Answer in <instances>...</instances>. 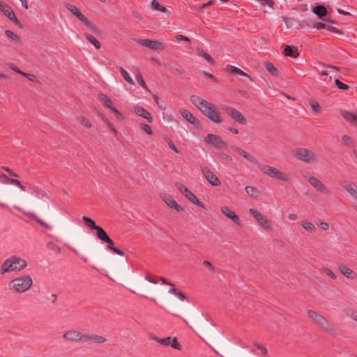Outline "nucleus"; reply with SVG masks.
I'll return each mask as SVG.
<instances>
[{
	"instance_id": "1",
	"label": "nucleus",
	"mask_w": 357,
	"mask_h": 357,
	"mask_svg": "<svg viewBox=\"0 0 357 357\" xmlns=\"http://www.w3.org/2000/svg\"><path fill=\"white\" fill-rule=\"evenodd\" d=\"M190 101L211 121L215 123H220L222 122L223 119L220 115L217 107L213 103L196 96H192L190 97Z\"/></svg>"
},
{
	"instance_id": "2",
	"label": "nucleus",
	"mask_w": 357,
	"mask_h": 357,
	"mask_svg": "<svg viewBox=\"0 0 357 357\" xmlns=\"http://www.w3.org/2000/svg\"><path fill=\"white\" fill-rule=\"evenodd\" d=\"M26 266V262L24 259L17 256H11L6 259L0 268V273L3 275L13 271H20Z\"/></svg>"
},
{
	"instance_id": "3",
	"label": "nucleus",
	"mask_w": 357,
	"mask_h": 357,
	"mask_svg": "<svg viewBox=\"0 0 357 357\" xmlns=\"http://www.w3.org/2000/svg\"><path fill=\"white\" fill-rule=\"evenodd\" d=\"M33 280L30 275H24L12 280L8 287L17 293H23L29 290L32 286Z\"/></svg>"
},
{
	"instance_id": "4",
	"label": "nucleus",
	"mask_w": 357,
	"mask_h": 357,
	"mask_svg": "<svg viewBox=\"0 0 357 357\" xmlns=\"http://www.w3.org/2000/svg\"><path fill=\"white\" fill-rule=\"evenodd\" d=\"M293 155L297 160L304 163L312 164L318 161L315 152L307 148H296L293 151Z\"/></svg>"
},
{
	"instance_id": "5",
	"label": "nucleus",
	"mask_w": 357,
	"mask_h": 357,
	"mask_svg": "<svg viewBox=\"0 0 357 357\" xmlns=\"http://www.w3.org/2000/svg\"><path fill=\"white\" fill-rule=\"evenodd\" d=\"M258 167L264 174L270 176L271 178L282 182H288L289 181V176L287 174L281 172L275 167L266 164H259Z\"/></svg>"
},
{
	"instance_id": "6",
	"label": "nucleus",
	"mask_w": 357,
	"mask_h": 357,
	"mask_svg": "<svg viewBox=\"0 0 357 357\" xmlns=\"http://www.w3.org/2000/svg\"><path fill=\"white\" fill-rule=\"evenodd\" d=\"M249 213L253 216L257 221L258 225L266 231L273 230L271 222L266 216H264L259 211L254 208H250Z\"/></svg>"
},
{
	"instance_id": "7",
	"label": "nucleus",
	"mask_w": 357,
	"mask_h": 357,
	"mask_svg": "<svg viewBox=\"0 0 357 357\" xmlns=\"http://www.w3.org/2000/svg\"><path fill=\"white\" fill-rule=\"evenodd\" d=\"M303 178L305 181H307L311 186H312L317 191L326 194L328 192L327 187L325 184L318 179L317 177L311 175L310 173L306 172L303 174Z\"/></svg>"
},
{
	"instance_id": "8",
	"label": "nucleus",
	"mask_w": 357,
	"mask_h": 357,
	"mask_svg": "<svg viewBox=\"0 0 357 357\" xmlns=\"http://www.w3.org/2000/svg\"><path fill=\"white\" fill-rule=\"evenodd\" d=\"M307 316L314 324L321 326L325 330H331V327L327 319L318 312L310 310L307 312Z\"/></svg>"
},
{
	"instance_id": "9",
	"label": "nucleus",
	"mask_w": 357,
	"mask_h": 357,
	"mask_svg": "<svg viewBox=\"0 0 357 357\" xmlns=\"http://www.w3.org/2000/svg\"><path fill=\"white\" fill-rule=\"evenodd\" d=\"M227 114L235 122L241 125H246L248 120L245 116L238 109L232 107L225 108Z\"/></svg>"
},
{
	"instance_id": "10",
	"label": "nucleus",
	"mask_w": 357,
	"mask_h": 357,
	"mask_svg": "<svg viewBox=\"0 0 357 357\" xmlns=\"http://www.w3.org/2000/svg\"><path fill=\"white\" fill-rule=\"evenodd\" d=\"M204 142L216 149H220L227 147V143L220 136L215 134H208L204 138Z\"/></svg>"
},
{
	"instance_id": "11",
	"label": "nucleus",
	"mask_w": 357,
	"mask_h": 357,
	"mask_svg": "<svg viewBox=\"0 0 357 357\" xmlns=\"http://www.w3.org/2000/svg\"><path fill=\"white\" fill-rule=\"evenodd\" d=\"M137 43L145 47L149 48L152 50L161 51L165 47L164 43L158 40H151L149 39H139Z\"/></svg>"
},
{
	"instance_id": "12",
	"label": "nucleus",
	"mask_w": 357,
	"mask_h": 357,
	"mask_svg": "<svg viewBox=\"0 0 357 357\" xmlns=\"http://www.w3.org/2000/svg\"><path fill=\"white\" fill-rule=\"evenodd\" d=\"M202 174L206 181L213 186H219L221 184L218 176L212 172L208 168L203 167L201 169Z\"/></svg>"
},
{
	"instance_id": "13",
	"label": "nucleus",
	"mask_w": 357,
	"mask_h": 357,
	"mask_svg": "<svg viewBox=\"0 0 357 357\" xmlns=\"http://www.w3.org/2000/svg\"><path fill=\"white\" fill-rule=\"evenodd\" d=\"M84 342L89 344H102L107 341V339L102 336L94 333H84L83 334Z\"/></svg>"
},
{
	"instance_id": "14",
	"label": "nucleus",
	"mask_w": 357,
	"mask_h": 357,
	"mask_svg": "<svg viewBox=\"0 0 357 357\" xmlns=\"http://www.w3.org/2000/svg\"><path fill=\"white\" fill-rule=\"evenodd\" d=\"M0 10L11 21L15 24H19V21L17 19L15 13L12 8L6 3L0 1Z\"/></svg>"
},
{
	"instance_id": "15",
	"label": "nucleus",
	"mask_w": 357,
	"mask_h": 357,
	"mask_svg": "<svg viewBox=\"0 0 357 357\" xmlns=\"http://www.w3.org/2000/svg\"><path fill=\"white\" fill-rule=\"evenodd\" d=\"M63 337L70 342L79 341L83 340V334L77 330L73 329L66 331Z\"/></svg>"
},
{
	"instance_id": "16",
	"label": "nucleus",
	"mask_w": 357,
	"mask_h": 357,
	"mask_svg": "<svg viewBox=\"0 0 357 357\" xmlns=\"http://www.w3.org/2000/svg\"><path fill=\"white\" fill-rule=\"evenodd\" d=\"M179 191L191 202L193 204H199V202L198 199L195 197L194 194H192L185 186L182 185L181 183H178L176 185Z\"/></svg>"
},
{
	"instance_id": "17",
	"label": "nucleus",
	"mask_w": 357,
	"mask_h": 357,
	"mask_svg": "<svg viewBox=\"0 0 357 357\" xmlns=\"http://www.w3.org/2000/svg\"><path fill=\"white\" fill-rule=\"evenodd\" d=\"M180 114L183 119H185L187 121L194 125L196 128H199L201 126L200 121L194 116L188 110L182 109L180 110Z\"/></svg>"
},
{
	"instance_id": "18",
	"label": "nucleus",
	"mask_w": 357,
	"mask_h": 357,
	"mask_svg": "<svg viewBox=\"0 0 357 357\" xmlns=\"http://www.w3.org/2000/svg\"><path fill=\"white\" fill-rule=\"evenodd\" d=\"M220 210L223 215L231 220L235 224L239 226L241 225L239 217L228 207L222 206Z\"/></svg>"
},
{
	"instance_id": "19",
	"label": "nucleus",
	"mask_w": 357,
	"mask_h": 357,
	"mask_svg": "<svg viewBox=\"0 0 357 357\" xmlns=\"http://www.w3.org/2000/svg\"><path fill=\"white\" fill-rule=\"evenodd\" d=\"M132 112L136 115L141 116L145 119H146L149 122L153 121V118L150 113L145 110L144 108L139 106H133L132 108Z\"/></svg>"
},
{
	"instance_id": "20",
	"label": "nucleus",
	"mask_w": 357,
	"mask_h": 357,
	"mask_svg": "<svg viewBox=\"0 0 357 357\" xmlns=\"http://www.w3.org/2000/svg\"><path fill=\"white\" fill-rule=\"evenodd\" d=\"M342 188L356 200H357V185L351 182L344 181Z\"/></svg>"
},
{
	"instance_id": "21",
	"label": "nucleus",
	"mask_w": 357,
	"mask_h": 357,
	"mask_svg": "<svg viewBox=\"0 0 357 357\" xmlns=\"http://www.w3.org/2000/svg\"><path fill=\"white\" fill-rule=\"evenodd\" d=\"M162 201L170 208L174 209L177 212L182 211L183 210V207L178 204L176 202L170 197L167 196H162Z\"/></svg>"
},
{
	"instance_id": "22",
	"label": "nucleus",
	"mask_w": 357,
	"mask_h": 357,
	"mask_svg": "<svg viewBox=\"0 0 357 357\" xmlns=\"http://www.w3.org/2000/svg\"><path fill=\"white\" fill-rule=\"evenodd\" d=\"M340 112L347 122L357 127V114L344 109H341Z\"/></svg>"
},
{
	"instance_id": "23",
	"label": "nucleus",
	"mask_w": 357,
	"mask_h": 357,
	"mask_svg": "<svg viewBox=\"0 0 357 357\" xmlns=\"http://www.w3.org/2000/svg\"><path fill=\"white\" fill-rule=\"evenodd\" d=\"M338 269L344 277H346L349 279L355 280L357 278L356 273L354 272L352 269H351L344 265H340L338 267Z\"/></svg>"
},
{
	"instance_id": "24",
	"label": "nucleus",
	"mask_w": 357,
	"mask_h": 357,
	"mask_svg": "<svg viewBox=\"0 0 357 357\" xmlns=\"http://www.w3.org/2000/svg\"><path fill=\"white\" fill-rule=\"evenodd\" d=\"M95 230H96V236L100 240L106 242L109 245H114V242L107 236V233L102 228L98 226Z\"/></svg>"
},
{
	"instance_id": "25",
	"label": "nucleus",
	"mask_w": 357,
	"mask_h": 357,
	"mask_svg": "<svg viewBox=\"0 0 357 357\" xmlns=\"http://www.w3.org/2000/svg\"><path fill=\"white\" fill-rule=\"evenodd\" d=\"M312 12L316 14L319 18L330 22L328 19L324 18L327 15V10L324 6L321 5H316L313 7Z\"/></svg>"
},
{
	"instance_id": "26",
	"label": "nucleus",
	"mask_w": 357,
	"mask_h": 357,
	"mask_svg": "<svg viewBox=\"0 0 357 357\" xmlns=\"http://www.w3.org/2000/svg\"><path fill=\"white\" fill-rule=\"evenodd\" d=\"M246 194L253 199H258L261 195V192L257 188L251 185L246 186L245 188Z\"/></svg>"
},
{
	"instance_id": "27",
	"label": "nucleus",
	"mask_w": 357,
	"mask_h": 357,
	"mask_svg": "<svg viewBox=\"0 0 357 357\" xmlns=\"http://www.w3.org/2000/svg\"><path fill=\"white\" fill-rule=\"evenodd\" d=\"M234 150L237 152L240 155L243 156L244 158L248 160V161L251 162H256V159L252 155L248 154L246 151H245L243 149L234 146Z\"/></svg>"
},
{
	"instance_id": "28",
	"label": "nucleus",
	"mask_w": 357,
	"mask_h": 357,
	"mask_svg": "<svg viewBox=\"0 0 357 357\" xmlns=\"http://www.w3.org/2000/svg\"><path fill=\"white\" fill-rule=\"evenodd\" d=\"M284 52L287 56H292L296 58L298 55L297 48L293 46L287 45Z\"/></svg>"
},
{
	"instance_id": "29",
	"label": "nucleus",
	"mask_w": 357,
	"mask_h": 357,
	"mask_svg": "<svg viewBox=\"0 0 357 357\" xmlns=\"http://www.w3.org/2000/svg\"><path fill=\"white\" fill-rule=\"evenodd\" d=\"M301 226L309 232H313L315 230L314 225L309 220H303L300 222Z\"/></svg>"
},
{
	"instance_id": "30",
	"label": "nucleus",
	"mask_w": 357,
	"mask_h": 357,
	"mask_svg": "<svg viewBox=\"0 0 357 357\" xmlns=\"http://www.w3.org/2000/svg\"><path fill=\"white\" fill-rule=\"evenodd\" d=\"M227 71L229 73L238 74L241 76L249 77V75L247 73H245V72L241 70L240 68L233 66L228 65L227 66Z\"/></svg>"
},
{
	"instance_id": "31",
	"label": "nucleus",
	"mask_w": 357,
	"mask_h": 357,
	"mask_svg": "<svg viewBox=\"0 0 357 357\" xmlns=\"http://www.w3.org/2000/svg\"><path fill=\"white\" fill-rule=\"evenodd\" d=\"M98 99L105 107L109 108L110 109L114 108L112 106V102L105 94H99Z\"/></svg>"
},
{
	"instance_id": "32",
	"label": "nucleus",
	"mask_w": 357,
	"mask_h": 357,
	"mask_svg": "<svg viewBox=\"0 0 357 357\" xmlns=\"http://www.w3.org/2000/svg\"><path fill=\"white\" fill-rule=\"evenodd\" d=\"M310 105L314 114L318 115L321 112V107L318 102L315 100H311Z\"/></svg>"
},
{
	"instance_id": "33",
	"label": "nucleus",
	"mask_w": 357,
	"mask_h": 357,
	"mask_svg": "<svg viewBox=\"0 0 357 357\" xmlns=\"http://www.w3.org/2000/svg\"><path fill=\"white\" fill-rule=\"evenodd\" d=\"M5 34L12 42L15 43H20V37L17 34L13 33V31H10V30H6L5 31Z\"/></svg>"
},
{
	"instance_id": "34",
	"label": "nucleus",
	"mask_w": 357,
	"mask_h": 357,
	"mask_svg": "<svg viewBox=\"0 0 357 357\" xmlns=\"http://www.w3.org/2000/svg\"><path fill=\"white\" fill-rule=\"evenodd\" d=\"M197 54L202 56V58H204V59H206L208 62H209L210 63H214L215 61L213 60V59L207 53H206L204 50H202V49L200 48H197Z\"/></svg>"
},
{
	"instance_id": "35",
	"label": "nucleus",
	"mask_w": 357,
	"mask_h": 357,
	"mask_svg": "<svg viewBox=\"0 0 357 357\" xmlns=\"http://www.w3.org/2000/svg\"><path fill=\"white\" fill-rule=\"evenodd\" d=\"M84 36H85L86 39L89 42H90L92 45H93L96 49H100V43L92 35L89 34V33H85Z\"/></svg>"
},
{
	"instance_id": "36",
	"label": "nucleus",
	"mask_w": 357,
	"mask_h": 357,
	"mask_svg": "<svg viewBox=\"0 0 357 357\" xmlns=\"http://www.w3.org/2000/svg\"><path fill=\"white\" fill-rule=\"evenodd\" d=\"M118 69H119V72L121 73V75L123 77V78L128 83H129L130 84H134L133 79H132V77L130 76V75L128 73V72L125 69H123L121 67H118Z\"/></svg>"
},
{
	"instance_id": "37",
	"label": "nucleus",
	"mask_w": 357,
	"mask_h": 357,
	"mask_svg": "<svg viewBox=\"0 0 357 357\" xmlns=\"http://www.w3.org/2000/svg\"><path fill=\"white\" fill-rule=\"evenodd\" d=\"M264 67L272 75H278V70L271 62L266 61L264 63Z\"/></svg>"
},
{
	"instance_id": "38",
	"label": "nucleus",
	"mask_w": 357,
	"mask_h": 357,
	"mask_svg": "<svg viewBox=\"0 0 357 357\" xmlns=\"http://www.w3.org/2000/svg\"><path fill=\"white\" fill-rule=\"evenodd\" d=\"M168 293L169 294H174L175 296H176L181 301H184L186 297L180 291H178L177 289H175V288H171L169 291H168Z\"/></svg>"
},
{
	"instance_id": "39",
	"label": "nucleus",
	"mask_w": 357,
	"mask_h": 357,
	"mask_svg": "<svg viewBox=\"0 0 357 357\" xmlns=\"http://www.w3.org/2000/svg\"><path fill=\"white\" fill-rule=\"evenodd\" d=\"M8 184L13 185L17 188H19L21 190L24 191L25 188L24 185L21 183V182L16 179L15 178H9Z\"/></svg>"
},
{
	"instance_id": "40",
	"label": "nucleus",
	"mask_w": 357,
	"mask_h": 357,
	"mask_svg": "<svg viewBox=\"0 0 357 357\" xmlns=\"http://www.w3.org/2000/svg\"><path fill=\"white\" fill-rule=\"evenodd\" d=\"M82 220L86 223V226L92 229H96L98 227L96 225L95 222L92 219L86 216H83Z\"/></svg>"
},
{
	"instance_id": "41",
	"label": "nucleus",
	"mask_w": 357,
	"mask_h": 357,
	"mask_svg": "<svg viewBox=\"0 0 357 357\" xmlns=\"http://www.w3.org/2000/svg\"><path fill=\"white\" fill-rule=\"evenodd\" d=\"M341 139L342 142L347 146H353L354 145V141L347 135H342Z\"/></svg>"
},
{
	"instance_id": "42",
	"label": "nucleus",
	"mask_w": 357,
	"mask_h": 357,
	"mask_svg": "<svg viewBox=\"0 0 357 357\" xmlns=\"http://www.w3.org/2000/svg\"><path fill=\"white\" fill-rule=\"evenodd\" d=\"M151 7L154 9V10H160V11H162V12H166L167 11V9L165 8V7L161 6L159 2L156 0H153L152 3H151Z\"/></svg>"
},
{
	"instance_id": "43",
	"label": "nucleus",
	"mask_w": 357,
	"mask_h": 357,
	"mask_svg": "<svg viewBox=\"0 0 357 357\" xmlns=\"http://www.w3.org/2000/svg\"><path fill=\"white\" fill-rule=\"evenodd\" d=\"M85 26H86L88 27V29L95 33H99V29L97 27L96 25H95L94 24H93L91 22H90L89 20L86 21V23L84 24Z\"/></svg>"
},
{
	"instance_id": "44",
	"label": "nucleus",
	"mask_w": 357,
	"mask_h": 357,
	"mask_svg": "<svg viewBox=\"0 0 357 357\" xmlns=\"http://www.w3.org/2000/svg\"><path fill=\"white\" fill-rule=\"evenodd\" d=\"M66 8L75 16H77V15L80 13V10L74 5L66 3Z\"/></svg>"
},
{
	"instance_id": "45",
	"label": "nucleus",
	"mask_w": 357,
	"mask_h": 357,
	"mask_svg": "<svg viewBox=\"0 0 357 357\" xmlns=\"http://www.w3.org/2000/svg\"><path fill=\"white\" fill-rule=\"evenodd\" d=\"M78 121H79L81 125H82L83 126H84L86 128H90L91 126L90 121L84 116L79 117Z\"/></svg>"
},
{
	"instance_id": "46",
	"label": "nucleus",
	"mask_w": 357,
	"mask_h": 357,
	"mask_svg": "<svg viewBox=\"0 0 357 357\" xmlns=\"http://www.w3.org/2000/svg\"><path fill=\"white\" fill-rule=\"evenodd\" d=\"M171 347L175 349L181 350V346L178 342L176 337H171L170 344Z\"/></svg>"
},
{
	"instance_id": "47",
	"label": "nucleus",
	"mask_w": 357,
	"mask_h": 357,
	"mask_svg": "<svg viewBox=\"0 0 357 357\" xmlns=\"http://www.w3.org/2000/svg\"><path fill=\"white\" fill-rule=\"evenodd\" d=\"M2 169L8 173V176L10 178H18L19 175L14 172L10 168L8 167H2Z\"/></svg>"
},
{
	"instance_id": "48",
	"label": "nucleus",
	"mask_w": 357,
	"mask_h": 357,
	"mask_svg": "<svg viewBox=\"0 0 357 357\" xmlns=\"http://www.w3.org/2000/svg\"><path fill=\"white\" fill-rule=\"evenodd\" d=\"M171 337H167L165 338H160L158 340V343L163 346H169L170 344Z\"/></svg>"
},
{
	"instance_id": "49",
	"label": "nucleus",
	"mask_w": 357,
	"mask_h": 357,
	"mask_svg": "<svg viewBox=\"0 0 357 357\" xmlns=\"http://www.w3.org/2000/svg\"><path fill=\"white\" fill-rule=\"evenodd\" d=\"M9 176L3 173H0V183L4 185L8 184Z\"/></svg>"
},
{
	"instance_id": "50",
	"label": "nucleus",
	"mask_w": 357,
	"mask_h": 357,
	"mask_svg": "<svg viewBox=\"0 0 357 357\" xmlns=\"http://www.w3.org/2000/svg\"><path fill=\"white\" fill-rule=\"evenodd\" d=\"M141 128H142V130L146 132L148 135H153V132H152V130L151 129V128L146 123H141L140 125Z\"/></svg>"
},
{
	"instance_id": "51",
	"label": "nucleus",
	"mask_w": 357,
	"mask_h": 357,
	"mask_svg": "<svg viewBox=\"0 0 357 357\" xmlns=\"http://www.w3.org/2000/svg\"><path fill=\"white\" fill-rule=\"evenodd\" d=\"M254 345L259 349L260 350L261 354H264V355H266L267 353H268V350L266 347H263L262 345L257 343V342H255L254 343Z\"/></svg>"
},
{
	"instance_id": "52",
	"label": "nucleus",
	"mask_w": 357,
	"mask_h": 357,
	"mask_svg": "<svg viewBox=\"0 0 357 357\" xmlns=\"http://www.w3.org/2000/svg\"><path fill=\"white\" fill-rule=\"evenodd\" d=\"M335 83L336 86L340 89L345 90L349 88V86L347 84L341 82L338 79H335Z\"/></svg>"
},
{
	"instance_id": "53",
	"label": "nucleus",
	"mask_w": 357,
	"mask_h": 357,
	"mask_svg": "<svg viewBox=\"0 0 357 357\" xmlns=\"http://www.w3.org/2000/svg\"><path fill=\"white\" fill-rule=\"evenodd\" d=\"M137 80L138 84L140 86H142L144 89L147 88L146 84L142 76L140 74L137 76Z\"/></svg>"
},
{
	"instance_id": "54",
	"label": "nucleus",
	"mask_w": 357,
	"mask_h": 357,
	"mask_svg": "<svg viewBox=\"0 0 357 357\" xmlns=\"http://www.w3.org/2000/svg\"><path fill=\"white\" fill-rule=\"evenodd\" d=\"M22 75L25 76L26 77H27L30 81H32V82L38 81L37 77L33 74H29V73H26L23 72L22 73Z\"/></svg>"
},
{
	"instance_id": "55",
	"label": "nucleus",
	"mask_w": 357,
	"mask_h": 357,
	"mask_svg": "<svg viewBox=\"0 0 357 357\" xmlns=\"http://www.w3.org/2000/svg\"><path fill=\"white\" fill-rule=\"evenodd\" d=\"M167 142L168 144V146L169 147L174 151L176 153H178V150L177 149V148L176 147V146L174 144V143L172 142V140H170L169 139H167Z\"/></svg>"
},
{
	"instance_id": "56",
	"label": "nucleus",
	"mask_w": 357,
	"mask_h": 357,
	"mask_svg": "<svg viewBox=\"0 0 357 357\" xmlns=\"http://www.w3.org/2000/svg\"><path fill=\"white\" fill-rule=\"evenodd\" d=\"M145 280L153 284L158 283V279L153 276H151V275H146L145 277Z\"/></svg>"
},
{
	"instance_id": "57",
	"label": "nucleus",
	"mask_w": 357,
	"mask_h": 357,
	"mask_svg": "<svg viewBox=\"0 0 357 357\" xmlns=\"http://www.w3.org/2000/svg\"><path fill=\"white\" fill-rule=\"evenodd\" d=\"M324 273L328 275L331 278L335 280L337 278L336 275L333 273L332 271L327 268H324Z\"/></svg>"
},
{
	"instance_id": "58",
	"label": "nucleus",
	"mask_w": 357,
	"mask_h": 357,
	"mask_svg": "<svg viewBox=\"0 0 357 357\" xmlns=\"http://www.w3.org/2000/svg\"><path fill=\"white\" fill-rule=\"evenodd\" d=\"M313 27L316 28L317 29H326V28H328V26L326 24L322 23V22H316L313 24Z\"/></svg>"
},
{
	"instance_id": "59",
	"label": "nucleus",
	"mask_w": 357,
	"mask_h": 357,
	"mask_svg": "<svg viewBox=\"0 0 357 357\" xmlns=\"http://www.w3.org/2000/svg\"><path fill=\"white\" fill-rule=\"evenodd\" d=\"M7 66L11 69L13 70V71L16 72V73H18L22 75V73H23L22 70H20V69L19 68H17L16 66H15L14 64L13 63H7Z\"/></svg>"
},
{
	"instance_id": "60",
	"label": "nucleus",
	"mask_w": 357,
	"mask_h": 357,
	"mask_svg": "<svg viewBox=\"0 0 357 357\" xmlns=\"http://www.w3.org/2000/svg\"><path fill=\"white\" fill-rule=\"evenodd\" d=\"M111 110L114 113L115 116L117 119L121 120L123 119L122 114L120 112H119L116 108H112Z\"/></svg>"
},
{
	"instance_id": "61",
	"label": "nucleus",
	"mask_w": 357,
	"mask_h": 357,
	"mask_svg": "<svg viewBox=\"0 0 357 357\" xmlns=\"http://www.w3.org/2000/svg\"><path fill=\"white\" fill-rule=\"evenodd\" d=\"M83 24L86 23L89 20L80 12L76 16Z\"/></svg>"
},
{
	"instance_id": "62",
	"label": "nucleus",
	"mask_w": 357,
	"mask_h": 357,
	"mask_svg": "<svg viewBox=\"0 0 357 357\" xmlns=\"http://www.w3.org/2000/svg\"><path fill=\"white\" fill-rule=\"evenodd\" d=\"M319 226L324 231H326L329 229V225L325 222H321Z\"/></svg>"
},
{
	"instance_id": "63",
	"label": "nucleus",
	"mask_w": 357,
	"mask_h": 357,
	"mask_svg": "<svg viewBox=\"0 0 357 357\" xmlns=\"http://www.w3.org/2000/svg\"><path fill=\"white\" fill-rule=\"evenodd\" d=\"M176 38L178 40H185V41H189V38L186 36H184L183 35L178 34L176 36Z\"/></svg>"
},
{
	"instance_id": "64",
	"label": "nucleus",
	"mask_w": 357,
	"mask_h": 357,
	"mask_svg": "<svg viewBox=\"0 0 357 357\" xmlns=\"http://www.w3.org/2000/svg\"><path fill=\"white\" fill-rule=\"evenodd\" d=\"M203 264L206 266L207 268H208L209 269H211L212 271H214V268L211 264V263L208 261H204L203 262Z\"/></svg>"
}]
</instances>
